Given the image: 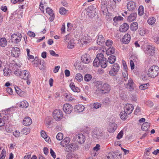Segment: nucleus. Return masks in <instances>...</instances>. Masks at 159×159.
I'll return each instance as SVG.
<instances>
[{"label":"nucleus","instance_id":"8","mask_svg":"<svg viewBox=\"0 0 159 159\" xmlns=\"http://www.w3.org/2000/svg\"><path fill=\"white\" fill-rule=\"evenodd\" d=\"M134 109V106L131 104H126L124 107V111L128 115L130 114L132 112Z\"/></svg>","mask_w":159,"mask_h":159},{"label":"nucleus","instance_id":"7","mask_svg":"<svg viewBox=\"0 0 159 159\" xmlns=\"http://www.w3.org/2000/svg\"><path fill=\"white\" fill-rule=\"evenodd\" d=\"M78 148V145L76 144L71 143L66 146L65 150L67 152L72 151L77 149Z\"/></svg>","mask_w":159,"mask_h":159},{"label":"nucleus","instance_id":"43","mask_svg":"<svg viewBox=\"0 0 159 159\" xmlns=\"http://www.w3.org/2000/svg\"><path fill=\"white\" fill-rule=\"evenodd\" d=\"M136 15L134 14H131L129 16L127 20L129 22H132L134 21L136 18Z\"/></svg>","mask_w":159,"mask_h":159},{"label":"nucleus","instance_id":"36","mask_svg":"<svg viewBox=\"0 0 159 159\" xmlns=\"http://www.w3.org/2000/svg\"><path fill=\"white\" fill-rule=\"evenodd\" d=\"M7 44V41L5 38H2L0 39V46L4 47L6 46Z\"/></svg>","mask_w":159,"mask_h":159},{"label":"nucleus","instance_id":"58","mask_svg":"<svg viewBox=\"0 0 159 159\" xmlns=\"http://www.w3.org/2000/svg\"><path fill=\"white\" fill-rule=\"evenodd\" d=\"M46 12H47L49 15H54L52 10L49 7L47 8L46 9Z\"/></svg>","mask_w":159,"mask_h":159},{"label":"nucleus","instance_id":"16","mask_svg":"<svg viewBox=\"0 0 159 159\" xmlns=\"http://www.w3.org/2000/svg\"><path fill=\"white\" fill-rule=\"evenodd\" d=\"M129 26L126 23H124L121 25L119 28V30L120 32H125L129 29Z\"/></svg>","mask_w":159,"mask_h":159},{"label":"nucleus","instance_id":"42","mask_svg":"<svg viewBox=\"0 0 159 159\" xmlns=\"http://www.w3.org/2000/svg\"><path fill=\"white\" fill-rule=\"evenodd\" d=\"M144 7L142 5L140 6L138 9V14L139 16H142L144 13Z\"/></svg>","mask_w":159,"mask_h":159},{"label":"nucleus","instance_id":"39","mask_svg":"<svg viewBox=\"0 0 159 159\" xmlns=\"http://www.w3.org/2000/svg\"><path fill=\"white\" fill-rule=\"evenodd\" d=\"M147 31L146 29L140 28L139 30V33L140 35L143 36L146 33Z\"/></svg>","mask_w":159,"mask_h":159},{"label":"nucleus","instance_id":"53","mask_svg":"<svg viewBox=\"0 0 159 159\" xmlns=\"http://www.w3.org/2000/svg\"><path fill=\"white\" fill-rule=\"evenodd\" d=\"M0 159H4L6 155V152L5 149H3L1 153Z\"/></svg>","mask_w":159,"mask_h":159},{"label":"nucleus","instance_id":"20","mask_svg":"<svg viewBox=\"0 0 159 159\" xmlns=\"http://www.w3.org/2000/svg\"><path fill=\"white\" fill-rule=\"evenodd\" d=\"M127 7L129 10L133 11L136 7L135 3L132 1L129 2L127 4Z\"/></svg>","mask_w":159,"mask_h":159},{"label":"nucleus","instance_id":"32","mask_svg":"<svg viewBox=\"0 0 159 159\" xmlns=\"http://www.w3.org/2000/svg\"><path fill=\"white\" fill-rule=\"evenodd\" d=\"M70 87L72 91L75 92H78L80 89L78 87H76L73 82H71L70 84Z\"/></svg>","mask_w":159,"mask_h":159},{"label":"nucleus","instance_id":"31","mask_svg":"<svg viewBox=\"0 0 159 159\" xmlns=\"http://www.w3.org/2000/svg\"><path fill=\"white\" fill-rule=\"evenodd\" d=\"M149 127V123L148 122H145L142 125L141 129L142 130L146 131L148 130Z\"/></svg>","mask_w":159,"mask_h":159},{"label":"nucleus","instance_id":"27","mask_svg":"<svg viewBox=\"0 0 159 159\" xmlns=\"http://www.w3.org/2000/svg\"><path fill=\"white\" fill-rule=\"evenodd\" d=\"M138 24L137 22H133L129 26L130 30L133 32L136 31L138 29Z\"/></svg>","mask_w":159,"mask_h":159},{"label":"nucleus","instance_id":"52","mask_svg":"<svg viewBox=\"0 0 159 159\" xmlns=\"http://www.w3.org/2000/svg\"><path fill=\"white\" fill-rule=\"evenodd\" d=\"M122 76L124 78V80L126 81L128 80V74L127 70H125V72L122 73Z\"/></svg>","mask_w":159,"mask_h":159},{"label":"nucleus","instance_id":"30","mask_svg":"<svg viewBox=\"0 0 159 159\" xmlns=\"http://www.w3.org/2000/svg\"><path fill=\"white\" fill-rule=\"evenodd\" d=\"M115 49L114 48L109 47L106 50V53L107 55H111L115 53Z\"/></svg>","mask_w":159,"mask_h":159},{"label":"nucleus","instance_id":"35","mask_svg":"<svg viewBox=\"0 0 159 159\" xmlns=\"http://www.w3.org/2000/svg\"><path fill=\"white\" fill-rule=\"evenodd\" d=\"M116 59V58L114 55H111L108 58L107 62L108 61L109 63L111 64L114 63L115 62Z\"/></svg>","mask_w":159,"mask_h":159},{"label":"nucleus","instance_id":"59","mask_svg":"<svg viewBox=\"0 0 159 159\" xmlns=\"http://www.w3.org/2000/svg\"><path fill=\"white\" fill-rule=\"evenodd\" d=\"M149 85L148 84H145L139 86V89L141 90H144L148 88Z\"/></svg>","mask_w":159,"mask_h":159},{"label":"nucleus","instance_id":"12","mask_svg":"<svg viewBox=\"0 0 159 159\" xmlns=\"http://www.w3.org/2000/svg\"><path fill=\"white\" fill-rule=\"evenodd\" d=\"M20 77L22 79L26 80L28 78H30L31 75L30 73L27 70H23L22 71Z\"/></svg>","mask_w":159,"mask_h":159},{"label":"nucleus","instance_id":"45","mask_svg":"<svg viewBox=\"0 0 159 159\" xmlns=\"http://www.w3.org/2000/svg\"><path fill=\"white\" fill-rule=\"evenodd\" d=\"M68 10H66L63 7H61L59 9V12L62 15H65L67 12Z\"/></svg>","mask_w":159,"mask_h":159},{"label":"nucleus","instance_id":"6","mask_svg":"<svg viewBox=\"0 0 159 159\" xmlns=\"http://www.w3.org/2000/svg\"><path fill=\"white\" fill-rule=\"evenodd\" d=\"M63 109L65 113L67 114L71 113L73 110L72 106L69 103L64 104L63 107Z\"/></svg>","mask_w":159,"mask_h":159},{"label":"nucleus","instance_id":"2","mask_svg":"<svg viewBox=\"0 0 159 159\" xmlns=\"http://www.w3.org/2000/svg\"><path fill=\"white\" fill-rule=\"evenodd\" d=\"M110 86L107 83H104L102 85L101 89L99 90H98V91H99L98 95L108 93L110 91Z\"/></svg>","mask_w":159,"mask_h":159},{"label":"nucleus","instance_id":"28","mask_svg":"<svg viewBox=\"0 0 159 159\" xmlns=\"http://www.w3.org/2000/svg\"><path fill=\"white\" fill-rule=\"evenodd\" d=\"M123 19V18L120 16H116L113 18L114 21L113 25L115 26H116L117 24V22L122 21Z\"/></svg>","mask_w":159,"mask_h":159},{"label":"nucleus","instance_id":"37","mask_svg":"<svg viewBox=\"0 0 159 159\" xmlns=\"http://www.w3.org/2000/svg\"><path fill=\"white\" fill-rule=\"evenodd\" d=\"M75 44L74 40L73 39H71L68 43L67 48L70 49H72L74 47Z\"/></svg>","mask_w":159,"mask_h":159},{"label":"nucleus","instance_id":"15","mask_svg":"<svg viewBox=\"0 0 159 159\" xmlns=\"http://www.w3.org/2000/svg\"><path fill=\"white\" fill-rule=\"evenodd\" d=\"M117 127V125L114 122H110L109 123L108 130L110 133H113L116 129Z\"/></svg>","mask_w":159,"mask_h":159},{"label":"nucleus","instance_id":"33","mask_svg":"<svg viewBox=\"0 0 159 159\" xmlns=\"http://www.w3.org/2000/svg\"><path fill=\"white\" fill-rule=\"evenodd\" d=\"M156 21V19L154 16L149 17L147 20L148 24L150 25H154Z\"/></svg>","mask_w":159,"mask_h":159},{"label":"nucleus","instance_id":"25","mask_svg":"<svg viewBox=\"0 0 159 159\" xmlns=\"http://www.w3.org/2000/svg\"><path fill=\"white\" fill-rule=\"evenodd\" d=\"M95 86L97 88V89L95 91V93L96 94L98 95V94L99 93V91H98V90H99V89H101L102 85V82L100 81H97L95 82Z\"/></svg>","mask_w":159,"mask_h":159},{"label":"nucleus","instance_id":"46","mask_svg":"<svg viewBox=\"0 0 159 159\" xmlns=\"http://www.w3.org/2000/svg\"><path fill=\"white\" fill-rule=\"evenodd\" d=\"M76 80L78 81H81L83 80V77L82 75L80 74H77L75 77Z\"/></svg>","mask_w":159,"mask_h":159},{"label":"nucleus","instance_id":"48","mask_svg":"<svg viewBox=\"0 0 159 159\" xmlns=\"http://www.w3.org/2000/svg\"><path fill=\"white\" fill-rule=\"evenodd\" d=\"M64 96L66 98V100L69 101H71L73 99L72 97L69 94L65 93L64 95Z\"/></svg>","mask_w":159,"mask_h":159},{"label":"nucleus","instance_id":"14","mask_svg":"<svg viewBox=\"0 0 159 159\" xmlns=\"http://www.w3.org/2000/svg\"><path fill=\"white\" fill-rule=\"evenodd\" d=\"M155 48L154 46L148 45L147 48L146 53L149 55H153L155 52Z\"/></svg>","mask_w":159,"mask_h":159},{"label":"nucleus","instance_id":"64","mask_svg":"<svg viewBox=\"0 0 159 159\" xmlns=\"http://www.w3.org/2000/svg\"><path fill=\"white\" fill-rule=\"evenodd\" d=\"M27 34L30 37H34L35 36V34L32 31H29L27 33Z\"/></svg>","mask_w":159,"mask_h":159},{"label":"nucleus","instance_id":"13","mask_svg":"<svg viewBox=\"0 0 159 159\" xmlns=\"http://www.w3.org/2000/svg\"><path fill=\"white\" fill-rule=\"evenodd\" d=\"M77 141L79 144L83 143L85 140V137L82 134H79L76 136Z\"/></svg>","mask_w":159,"mask_h":159},{"label":"nucleus","instance_id":"34","mask_svg":"<svg viewBox=\"0 0 159 159\" xmlns=\"http://www.w3.org/2000/svg\"><path fill=\"white\" fill-rule=\"evenodd\" d=\"M128 114L124 111L120 112V118L122 120H125L127 118Z\"/></svg>","mask_w":159,"mask_h":159},{"label":"nucleus","instance_id":"50","mask_svg":"<svg viewBox=\"0 0 159 159\" xmlns=\"http://www.w3.org/2000/svg\"><path fill=\"white\" fill-rule=\"evenodd\" d=\"M105 43L108 47H111L113 43V42L111 40L108 39L105 42Z\"/></svg>","mask_w":159,"mask_h":159},{"label":"nucleus","instance_id":"40","mask_svg":"<svg viewBox=\"0 0 159 159\" xmlns=\"http://www.w3.org/2000/svg\"><path fill=\"white\" fill-rule=\"evenodd\" d=\"M41 136L44 138L46 141H48L50 139V138L48 137L46 133L43 130H41Z\"/></svg>","mask_w":159,"mask_h":159},{"label":"nucleus","instance_id":"23","mask_svg":"<svg viewBox=\"0 0 159 159\" xmlns=\"http://www.w3.org/2000/svg\"><path fill=\"white\" fill-rule=\"evenodd\" d=\"M32 123V121L31 118L28 116L25 118L23 121V124L26 126L30 125Z\"/></svg>","mask_w":159,"mask_h":159},{"label":"nucleus","instance_id":"22","mask_svg":"<svg viewBox=\"0 0 159 159\" xmlns=\"http://www.w3.org/2000/svg\"><path fill=\"white\" fill-rule=\"evenodd\" d=\"M134 83L133 80L130 78L128 80V83L126 84V86L130 91H133L134 90Z\"/></svg>","mask_w":159,"mask_h":159},{"label":"nucleus","instance_id":"17","mask_svg":"<svg viewBox=\"0 0 159 159\" xmlns=\"http://www.w3.org/2000/svg\"><path fill=\"white\" fill-rule=\"evenodd\" d=\"M53 119L50 116L47 117L45 120V124L47 128H51L50 125L53 123Z\"/></svg>","mask_w":159,"mask_h":159},{"label":"nucleus","instance_id":"5","mask_svg":"<svg viewBox=\"0 0 159 159\" xmlns=\"http://www.w3.org/2000/svg\"><path fill=\"white\" fill-rule=\"evenodd\" d=\"M95 8L93 5L89 6L86 9L87 14L90 17H93L95 16Z\"/></svg>","mask_w":159,"mask_h":159},{"label":"nucleus","instance_id":"3","mask_svg":"<svg viewBox=\"0 0 159 159\" xmlns=\"http://www.w3.org/2000/svg\"><path fill=\"white\" fill-rule=\"evenodd\" d=\"M120 69L119 65L116 63H114L112 66L111 70L109 72V74L111 76H114L117 74Z\"/></svg>","mask_w":159,"mask_h":159},{"label":"nucleus","instance_id":"55","mask_svg":"<svg viewBox=\"0 0 159 159\" xmlns=\"http://www.w3.org/2000/svg\"><path fill=\"white\" fill-rule=\"evenodd\" d=\"M141 110L140 108L137 106L134 111V114L136 115H139L141 113Z\"/></svg>","mask_w":159,"mask_h":159},{"label":"nucleus","instance_id":"44","mask_svg":"<svg viewBox=\"0 0 159 159\" xmlns=\"http://www.w3.org/2000/svg\"><path fill=\"white\" fill-rule=\"evenodd\" d=\"M100 60L98 58H95L93 62V65L95 67H98L100 66Z\"/></svg>","mask_w":159,"mask_h":159},{"label":"nucleus","instance_id":"63","mask_svg":"<svg viewBox=\"0 0 159 159\" xmlns=\"http://www.w3.org/2000/svg\"><path fill=\"white\" fill-rule=\"evenodd\" d=\"M123 134V131L121 130V131L119 133H118L117 136V139H120L121 138H122Z\"/></svg>","mask_w":159,"mask_h":159},{"label":"nucleus","instance_id":"51","mask_svg":"<svg viewBox=\"0 0 159 159\" xmlns=\"http://www.w3.org/2000/svg\"><path fill=\"white\" fill-rule=\"evenodd\" d=\"M92 76L91 75L87 74L85 75L84 77V80L86 81H89L92 79Z\"/></svg>","mask_w":159,"mask_h":159},{"label":"nucleus","instance_id":"18","mask_svg":"<svg viewBox=\"0 0 159 159\" xmlns=\"http://www.w3.org/2000/svg\"><path fill=\"white\" fill-rule=\"evenodd\" d=\"M81 60L84 63L88 64L90 61V57L88 54H85L81 57Z\"/></svg>","mask_w":159,"mask_h":159},{"label":"nucleus","instance_id":"26","mask_svg":"<svg viewBox=\"0 0 159 159\" xmlns=\"http://www.w3.org/2000/svg\"><path fill=\"white\" fill-rule=\"evenodd\" d=\"M11 53L12 55L15 57L19 56L20 53V50L19 48H13L11 51Z\"/></svg>","mask_w":159,"mask_h":159},{"label":"nucleus","instance_id":"60","mask_svg":"<svg viewBox=\"0 0 159 159\" xmlns=\"http://www.w3.org/2000/svg\"><path fill=\"white\" fill-rule=\"evenodd\" d=\"M22 71L19 69H17L14 71L15 74L18 76L20 77V75H21Z\"/></svg>","mask_w":159,"mask_h":159},{"label":"nucleus","instance_id":"61","mask_svg":"<svg viewBox=\"0 0 159 159\" xmlns=\"http://www.w3.org/2000/svg\"><path fill=\"white\" fill-rule=\"evenodd\" d=\"M122 62L124 70H127L128 68L125 61L124 60H122Z\"/></svg>","mask_w":159,"mask_h":159},{"label":"nucleus","instance_id":"54","mask_svg":"<svg viewBox=\"0 0 159 159\" xmlns=\"http://www.w3.org/2000/svg\"><path fill=\"white\" fill-rule=\"evenodd\" d=\"M96 58H98L100 60L106 59V58L104 57V55L102 53H99L98 54Z\"/></svg>","mask_w":159,"mask_h":159},{"label":"nucleus","instance_id":"57","mask_svg":"<svg viewBox=\"0 0 159 159\" xmlns=\"http://www.w3.org/2000/svg\"><path fill=\"white\" fill-rule=\"evenodd\" d=\"M101 106V104L98 102H95L93 104V108L96 109L100 107Z\"/></svg>","mask_w":159,"mask_h":159},{"label":"nucleus","instance_id":"38","mask_svg":"<svg viewBox=\"0 0 159 159\" xmlns=\"http://www.w3.org/2000/svg\"><path fill=\"white\" fill-rule=\"evenodd\" d=\"M100 66L102 68H105L107 65V61L106 58V59H103L100 60Z\"/></svg>","mask_w":159,"mask_h":159},{"label":"nucleus","instance_id":"11","mask_svg":"<svg viewBox=\"0 0 159 159\" xmlns=\"http://www.w3.org/2000/svg\"><path fill=\"white\" fill-rule=\"evenodd\" d=\"M97 37L98 38L97 40V43L99 45L102 46H103L105 42L104 37L102 35L100 34V33L98 34Z\"/></svg>","mask_w":159,"mask_h":159},{"label":"nucleus","instance_id":"47","mask_svg":"<svg viewBox=\"0 0 159 159\" xmlns=\"http://www.w3.org/2000/svg\"><path fill=\"white\" fill-rule=\"evenodd\" d=\"M30 129L27 128H24L21 130L22 134H24L25 135H27L30 132Z\"/></svg>","mask_w":159,"mask_h":159},{"label":"nucleus","instance_id":"4","mask_svg":"<svg viewBox=\"0 0 159 159\" xmlns=\"http://www.w3.org/2000/svg\"><path fill=\"white\" fill-rule=\"evenodd\" d=\"M53 116L54 118L56 120H60L62 118L63 112L60 109H56L53 111Z\"/></svg>","mask_w":159,"mask_h":159},{"label":"nucleus","instance_id":"62","mask_svg":"<svg viewBox=\"0 0 159 159\" xmlns=\"http://www.w3.org/2000/svg\"><path fill=\"white\" fill-rule=\"evenodd\" d=\"M49 52L50 54L53 56L56 57H59V55L58 54L56 53L53 50H50Z\"/></svg>","mask_w":159,"mask_h":159},{"label":"nucleus","instance_id":"9","mask_svg":"<svg viewBox=\"0 0 159 159\" xmlns=\"http://www.w3.org/2000/svg\"><path fill=\"white\" fill-rule=\"evenodd\" d=\"M103 135V134L101 131L95 130L93 132V137L94 139H100Z\"/></svg>","mask_w":159,"mask_h":159},{"label":"nucleus","instance_id":"56","mask_svg":"<svg viewBox=\"0 0 159 159\" xmlns=\"http://www.w3.org/2000/svg\"><path fill=\"white\" fill-rule=\"evenodd\" d=\"M57 139L58 140H61L63 138V134L62 133H59L56 136Z\"/></svg>","mask_w":159,"mask_h":159},{"label":"nucleus","instance_id":"10","mask_svg":"<svg viewBox=\"0 0 159 159\" xmlns=\"http://www.w3.org/2000/svg\"><path fill=\"white\" fill-rule=\"evenodd\" d=\"M100 11L103 15L107 16L108 12L107 3L105 2H102L101 4Z\"/></svg>","mask_w":159,"mask_h":159},{"label":"nucleus","instance_id":"1","mask_svg":"<svg viewBox=\"0 0 159 159\" xmlns=\"http://www.w3.org/2000/svg\"><path fill=\"white\" fill-rule=\"evenodd\" d=\"M159 73V69L158 66L153 65L148 70V75L150 77H155L157 76Z\"/></svg>","mask_w":159,"mask_h":159},{"label":"nucleus","instance_id":"29","mask_svg":"<svg viewBox=\"0 0 159 159\" xmlns=\"http://www.w3.org/2000/svg\"><path fill=\"white\" fill-rule=\"evenodd\" d=\"M70 142V139L68 137L65 138L61 142L60 144L63 147H66L68 145Z\"/></svg>","mask_w":159,"mask_h":159},{"label":"nucleus","instance_id":"49","mask_svg":"<svg viewBox=\"0 0 159 159\" xmlns=\"http://www.w3.org/2000/svg\"><path fill=\"white\" fill-rule=\"evenodd\" d=\"M20 35L21 36V35ZM21 36L20 37V36H18V37H16L15 39H13V38H12V39H11V42L14 43H16L19 42L21 39Z\"/></svg>","mask_w":159,"mask_h":159},{"label":"nucleus","instance_id":"19","mask_svg":"<svg viewBox=\"0 0 159 159\" xmlns=\"http://www.w3.org/2000/svg\"><path fill=\"white\" fill-rule=\"evenodd\" d=\"M131 39V37L129 34H125L122 38V41L123 43L127 44L128 43Z\"/></svg>","mask_w":159,"mask_h":159},{"label":"nucleus","instance_id":"41","mask_svg":"<svg viewBox=\"0 0 159 159\" xmlns=\"http://www.w3.org/2000/svg\"><path fill=\"white\" fill-rule=\"evenodd\" d=\"M29 106L28 102L25 100L23 101L20 102V107L22 108H26Z\"/></svg>","mask_w":159,"mask_h":159},{"label":"nucleus","instance_id":"24","mask_svg":"<svg viewBox=\"0 0 159 159\" xmlns=\"http://www.w3.org/2000/svg\"><path fill=\"white\" fill-rule=\"evenodd\" d=\"M109 154L111 155L112 159H121V156L118 152H111L109 153Z\"/></svg>","mask_w":159,"mask_h":159},{"label":"nucleus","instance_id":"21","mask_svg":"<svg viewBox=\"0 0 159 159\" xmlns=\"http://www.w3.org/2000/svg\"><path fill=\"white\" fill-rule=\"evenodd\" d=\"M84 109V106L82 105H78L75 106L74 110L75 112L80 113L82 112Z\"/></svg>","mask_w":159,"mask_h":159}]
</instances>
